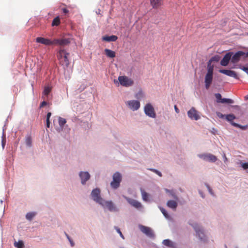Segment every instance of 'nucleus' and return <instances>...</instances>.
Masks as SVG:
<instances>
[{"mask_svg":"<svg viewBox=\"0 0 248 248\" xmlns=\"http://www.w3.org/2000/svg\"><path fill=\"white\" fill-rule=\"evenodd\" d=\"M69 55V53L66 52V50L63 49H61L57 54V58L60 64L64 68H67L69 65L70 61L68 58Z\"/></svg>","mask_w":248,"mask_h":248,"instance_id":"nucleus-1","label":"nucleus"},{"mask_svg":"<svg viewBox=\"0 0 248 248\" xmlns=\"http://www.w3.org/2000/svg\"><path fill=\"white\" fill-rule=\"evenodd\" d=\"M122 175L119 172H116L113 175V180L110 183L111 187L115 189L120 186L122 181Z\"/></svg>","mask_w":248,"mask_h":248,"instance_id":"nucleus-2","label":"nucleus"},{"mask_svg":"<svg viewBox=\"0 0 248 248\" xmlns=\"http://www.w3.org/2000/svg\"><path fill=\"white\" fill-rule=\"evenodd\" d=\"M213 75V67L210 66L205 77V85L206 89H208L212 83Z\"/></svg>","mask_w":248,"mask_h":248,"instance_id":"nucleus-3","label":"nucleus"},{"mask_svg":"<svg viewBox=\"0 0 248 248\" xmlns=\"http://www.w3.org/2000/svg\"><path fill=\"white\" fill-rule=\"evenodd\" d=\"M91 196L95 202L100 204L103 203L104 200L100 197V190L99 188H96L93 189L91 193Z\"/></svg>","mask_w":248,"mask_h":248,"instance_id":"nucleus-4","label":"nucleus"},{"mask_svg":"<svg viewBox=\"0 0 248 248\" xmlns=\"http://www.w3.org/2000/svg\"><path fill=\"white\" fill-rule=\"evenodd\" d=\"M118 79L120 83L123 86L129 87L134 84L133 80L126 76H119Z\"/></svg>","mask_w":248,"mask_h":248,"instance_id":"nucleus-5","label":"nucleus"},{"mask_svg":"<svg viewBox=\"0 0 248 248\" xmlns=\"http://www.w3.org/2000/svg\"><path fill=\"white\" fill-rule=\"evenodd\" d=\"M144 111L147 116L153 118H155L156 114L154 108L151 104H147L144 106Z\"/></svg>","mask_w":248,"mask_h":248,"instance_id":"nucleus-6","label":"nucleus"},{"mask_svg":"<svg viewBox=\"0 0 248 248\" xmlns=\"http://www.w3.org/2000/svg\"><path fill=\"white\" fill-rule=\"evenodd\" d=\"M244 58L248 57V52H244L242 51H239L234 54L232 57H231V62L233 63L237 62L240 60L241 57Z\"/></svg>","mask_w":248,"mask_h":248,"instance_id":"nucleus-7","label":"nucleus"},{"mask_svg":"<svg viewBox=\"0 0 248 248\" xmlns=\"http://www.w3.org/2000/svg\"><path fill=\"white\" fill-rule=\"evenodd\" d=\"M125 104L133 111L138 110L140 106V102L138 100L127 101L125 102Z\"/></svg>","mask_w":248,"mask_h":248,"instance_id":"nucleus-8","label":"nucleus"},{"mask_svg":"<svg viewBox=\"0 0 248 248\" xmlns=\"http://www.w3.org/2000/svg\"><path fill=\"white\" fill-rule=\"evenodd\" d=\"M139 228L140 231L146 234L147 236L151 238L154 237V234L153 230L150 227L145 226L142 225H140Z\"/></svg>","mask_w":248,"mask_h":248,"instance_id":"nucleus-9","label":"nucleus"},{"mask_svg":"<svg viewBox=\"0 0 248 248\" xmlns=\"http://www.w3.org/2000/svg\"><path fill=\"white\" fill-rule=\"evenodd\" d=\"M191 225L194 228L197 235L198 236L199 238L203 241H205V236L204 235V233L202 231V230L197 225V224H194Z\"/></svg>","mask_w":248,"mask_h":248,"instance_id":"nucleus-10","label":"nucleus"},{"mask_svg":"<svg viewBox=\"0 0 248 248\" xmlns=\"http://www.w3.org/2000/svg\"><path fill=\"white\" fill-rule=\"evenodd\" d=\"M103 203L100 204L103 207H107L110 211H117L118 210L111 201H105L103 200Z\"/></svg>","mask_w":248,"mask_h":248,"instance_id":"nucleus-11","label":"nucleus"},{"mask_svg":"<svg viewBox=\"0 0 248 248\" xmlns=\"http://www.w3.org/2000/svg\"><path fill=\"white\" fill-rule=\"evenodd\" d=\"M36 42L47 46L54 45V40L51 41L50 39L41 37L36 38Z\"/></svg>","mask_w":248,"mask_h":248,"instance_id":"nucleus-12","label":"nucleus"},{"mask_svg":"<svg viewBox=\"0 0 248 248\" xmlns=\"http://www.w3.org/2000/svg\"><path fill=\"white\" fill-rule=\"evenodd\" d=\"M188 116L192 120H198L200 119V116L197 111L194 108H192L187 112Z\"/></svg>","mask_w":248,"mask_h":248,"instance_id":"nucleus-13","label":"nucleus"},{"mask_svg":"<svg viewBox=\"0 0 248 248\" xmlns=\"http://www.w3.org/2000/svg\"><path fill=\"white\" fill-rule=\"evenodd\" d=\"M232 55V52H228L226 53L222 60L220 61V64L224 66H227L228 64L230 61L231 60Z\"/></svg>","mask_w":248,"mask_h":248,"instance_id":"nucleus-14","label":"nucleus"},{"mask_svg":"<svg viewBox=\"0 0 248 248\" xmlns=\"http://www.w3.org/2000/svg\"><path fill=\"white\" fill-rule=\"evenodd\" d=\"M71 38L54 39V45H59L62 46H66L71 42Z\"/></svg>","mask_w":248,"mask_h":248,"instance_id":"nucleus-15","label":"nucleus"},{"mask_svg":"<svg viewBox=\"0 0 248 248\" xmlns=\"http://www.w3.org/2000/svg\"><path fill=\"white\" fill-rule=\"evenodd\" d=\"M79 175L81 180V183L83 185L85 184L86 181L89 180L90 178V175L87 171H81Z\"/></svg>","mask_w":248,"mask_h":248,"instance_id":"nucleus-16","label":"nucleus"},{"mask_svg":"<svg viewBox=\"0 0 248 248\" xmlns=\"http://www.w3.org/2000/svg\"><path fill=\"white\" fill-rule=\"evenodd\" d=\"M125 198L127 202L132 206L136 208H140L141 207V204L138 201L127 197H125Z\"/></svg>","mask_w":248,"mask_h":248,"instance_id":"nucleus-17","label":"nucleus"},{"mask_svg":"<svg viewBox=\"0 0 248 248\" xmlns=\"http://www.w3.org/2000/svg\"><path fill=\"white\" fill-rule=\"evenodd\" d=\"M219 72L220 73L224 74L228 76H229L231 77H233L235 78H238L236 73L234 71L222 69V70H219Z\"/></svg>","mask_w":248,"mask_h":248,"instance_id":"nucleus-18","label":"nucleus"},{"mask_svg":"<svg viewBox=\"0 0 248 248\" xmlns=\"http://www.w3.org/2000/svg\"><path fill=\"white\" fill-rule=\"evenodd\" d=\"M118 39V37L116 35L111 36H104L102 37V40L106 42H114L116 41Z\"/></svg>","mask_w":248,"mask_h":248,"instance_id":"nucleus-19","label":"nucleus"},{"mask_svg":"<svg viewBox=\"0 0 248 248\" xmlns=\"http://www.w3.org/2000/svg\"><path fill=\"white\" fill-rule=\"evenodd\" d=\"M153 8L157 9L162 5L161 0H150Z\"/></svg>","mask_w":248,"mask_h":248,"instance_id":"nucleus-20","label":"nucleus"},{"mask_svg":"<svg viewBox=\"0 0 248 248\" xmlns=\"http://www.w3.org/2000/svg\"><path fill=\"white\" fill-rule=\"evenodd\" d=\"M235 118V117L233 114H228V115H226V116H225V119L227 121L231 122L232 124L233 125H234L235 126H236V127H240V126L239 124H237L236 123H232V122Z\"/></svg>","mask_w":248,"mask_h":248,"instance_id":"nucleus-21","label":"nucleus"},{"mask_svg":"<svg viewBox=\"0 0 248 248\" xmlns=\"http://www.w3.org/2000/svg\"><path fill=\"white\" fill-rule=\"evenodd\" d=\"M104 51L105 52V54L108 58H113L116 56L115 52L114 51H112L110 49L106 48Z\"/></svg>","mask_w":248,"mask_h":248,"instance_id":"nucleus-22","label":"nucleus"},{"mask_svg":"<svg viewBox=\"0 0 248 248\" xmlns=\"http://www.w3.org/2000/svg\"><path fill=\"white\" fill-rule=\"evenodd\" d=\"M167 205L169 207L175 210L177 206V203L175 201L169 200L168 201Z\"/></svg>","mask_w":248,"mask_h":248,"instance_id":"nucleus-23","label":"nucleus"},{"mask_svg":"<svg viewBox=\"0 0 248 248\" xmlns=\"http://www.w3.org/2000/svg\"><path fill=\"white\" fill-rule=\"evenodd\" d=\"M60 24V19L59 16L54 18L52 22V26H58Z\"/></svg>","mask_w":248,"mask_h":248,"instance_id":"nucleus-24","label":"nucleus"},{"mask_svg":"<svg viewBox=\"0 0 248 248\" xmlns=\"http://www.w3.org/2000/svg\"><path fill=\"white\" fill-rule=\"evenodd\" d=\"M217 160V158L214 155L211 154H208L207 158V160L208 161L215 162Z\"/></svg>","mask_w":248,"mask_h":248,"instance_id":"nucleus-25","label":"nucleus"},{"mask_svg":"<svg viewBox=\"0 0 248 248\" xmlns=\"http://www.w3.org/2000/svg\"><path fill=\"white\" fill-rule=\"evenodd\" d=\"M59 124L60 126V127L62 129L64 125L66 123V121L64 118H62L61 117H59Z\"/></svg>","mask_w":248,"mask_h":248,"instance_id":"nucleus-26","label":"nucleus"},{"mask_svg":"<svg viewBox=\"0 0 248 248\" xmlns=\"http://www.w3.org/2000/svg\"><path fill=\"white\" fill-rule=\"evenodd\" d=\"M141 192L142 199L145 201H148L149 194L143 189H141Z\"/></svg>","mask_w":248,"mask_h":248,"instance_id":"nucleus-27","label":"nucleus"},{"mask_svg":"<svg viewBox=\"0 0 248 248\" xmlns=\"http://www.w3.org/2000/svg\"><path fill=\"white\" fill-rule=\"evenodd\" d=\"M51 91V87L50 86H46L44 88L43 94L45 95H47Z\"/></svg>","mask_w":248,"mask_h":248,"instance_id":"nucleus-28","label":"nucleus"},{"mask_svg":"<svg viewBox=\"0 0 248 248\" xmlns=\"http://www.w3.org/2000/svg\"><path fill=\"white\" fill-rule=\"evenodd\" d=\"M14 246L16 248H23L24 243L22 241H18V242H15Z\"/></svg>","mask_w":248,"mask_h":248,"instance_id":"nucleus-29","label":"nucleus"},{"mask_svg":"<svg viewBox=\"0 0 248 248\" xmlns=\"http://www.w3.org/2000/svg\"><path fill=\"white\" fill-rule=\"evenodd\" d=\"M51 116V112H48L47 113V115H46V127L47 128H49V126H50V121H49V119L50 118Z\"/></svg>","mask_w":248,"mask_h":248,"instance_id":"nucleus-30","label":"nucleus"},{"mask_svg":"<svg viewBox=\"0 0 248 248\" xmlns=\"http://www.w3.org/2000/svg\"><path fill=\"white\" fill-rule=\"evenodd\" d=\"M35 215V214L34 213L30 212L27 214L26 217L27 219L31 220L33 218Z\"/></svg>","mask_w":248,"mask_h":248,"instance_id":"nucleus-31","label":"nucleus"},{"mask_svg":"<svg viewBox=\"0 0 248 248\" xmlns=\"http://www.w3.org/2000/svg\"><path fill=\"white\" fill-rule=\"evenodd\" d=\"M215 96L217 99V103H222V98L221 95L220 93H217L215 94Z\"/></svg>","mask_w":248,"mask_h":248,"instance_id":"nucleus-32","label":"nucleus"},{"mask_svg":"<svg viewBox=\"0 0 248 248\" xmlns=\"http://www.w3.org/2000/svg\"><path fill=\"white\" fill-rule=\"evenodd\" d=\"M160 210L166 218H170V216H169V214H168L167 212L164 208H163L162 207H160Z\"/></svg>","mask_w":248,"mask_h":248,"instance_id":"nucleus-33","label":"nucleus"},{"mask_svg":"<svg viewBox=\"0 0 248 248\" xmlns=\"http://www.w3.org/2000/svg\"><path fill=\"white\" fill-rule=\"evenodd\" d=\"M220 57L218 55H216L214 57H212L211 59L210 60L209 62H217L219 61Z\"/></svg>","mask_w":248,"mask_h":248,"instance_id":"nucleus-34","label":"nucleus"},{"mask_svg":"<svg viewBox=\"0 0 248 248\" xmlns=\"http://www.w3.org/2000/svg\"><path fill=\"white\" fill-rule=\"evenodd\" d=\"M143 97H144V93L141 91H139L135 95V97L137 99H140Z\"/></svg>","mask_w":248,"mask_h":248,"instance_id":"nucleus-35","label":"nucleus"},{"mask_svg":"<svg viewBox=\"0 0 248 248\" xmlns=\"http://www.w3.org/2000/svg\"><path fill=\"white\" fill-rule=\"evenodd\" d=\"M233 102H234L233 100L231 99L223 98L221 103L232 104V103H233Z\"/></svg>","mask_w":248,"mask_h":248,"instance_id":"nucleus-36","label":"nucleus"},{"mask_svg":"<svg viewBox=\"0 0 248 248\" xmlns=\"http://www.w3.org/2000/svg\"><path fill=\"white\" fill-rule=\"evenodd\" d=\"M26 144L29 146H31V137H28L26 138Z\"/></svg>","mask_w":248,"mask_h":248,"instance_id":"nucleus-37","label":"nucleus"},{"mask_svg":"<svg viewBox=\"0 0 248 248\" xmlns=\"http://www.w3.org/2000/svg\"><path fill=\"white\" fill-rule=\"evenodd\" d=\"M163 244L167 246H170L171 245V241L168 239L163 240Z\"/></svg>","mask_w":248,"mask_h":248,"instance_id":"nucleus-38","label":"nucleus"},{"mask_svg":"<svg viewBox=\"0 0 248 248\" xmlns=\"http://www.w3.org/2000/svg\"><path fill=\"white\" fill-rule=\"evenodd\" d=\"M208 154H202V155H199L198 156H199V157L203 159V160L206 161L207 160V156H208Z\"/></svg>","mask_w":248,"mask_h":248,"instance_id":"nucleus-39","label":"nucleus"},{"mask_svg":"<svg viewBox=\"0 0 248 248\" xmlns=\"http://www.w3.org/2000/svg\"><path fill=\"white\" fill-rule=\"evenodd\" d=\"M241 167L245 170L248 169V162L242 163Z\"/></svg>","mask_w":248,"mask_h":248,"instance_id":"nucleus-40","label":"nucleus"},{"mask_svg":"<svg viewBox=\"0 0 248 248\" xmlns=\"http://www.w3.org/2000/svg\"><path fill=\"white\" fill-rule=\"evenodd\" d=\"M117 232H118V233H119L120 235L121 236V237L123 238V239H124V236L123 235V234H122V232H121L119 228H118V227H115Z\"/></svg>","mask_w":248,"mask_h":248,"instance_id":"nucleus-41","label":"nucleus"},{"mask_svg":"<svg viewBox=\"0 0 248 248\" xmlns=\"http://www.w3.org/2000/svg\"><path fill=\"white\" fill-rule=\"evenodd\" d=\"M217 116L218 117H219L220 118H225V116H226V115H223V114H222V113H221L220 112H217Z\"/></svg>","mask_w":248,"mask_h":248,"instance_id":"nucleus-42","label":"nucleus"},{"mask_svg":"<svg viewBox=\"0 0 248 248\" xmlns=\"http://www.w3.org/2000/svg\"><path fill=\"white\" fill-rule=\"evenodd\" d=\"M66 236L67 238H68V239L69 240L71 246H72V247L74 246V242L71 240V239L70 238V237L68 236V235L66 234Z\"/></svg>","mask_w":248,"mask_h":248,"instance_id":"nucleus-43","label":"nucleus"},{"mask_svg":"<svg viewBox=\"0 0 248 248\" xmlns=\"http://www.w3.org/2000/svg\"><path fill=\"white\" fill-rule=\"evenodd\" d=\"M241 69L248 74V67H246L245 66H243L241 68Z\"/></svg>","mask_w":248,"mask_h":248,"instance_id":"nucleus-44","label":"nucleus"},{"mask_svg":"<svg viewBox=\"0 0 248 248\" xmlns=\"http://www.w3.org/2000/svg\"><path fill=\"white\" fill-rule=\"evenodd\" d=\"M47 104V102L46 101H43L41 104H40V108L43 107L44 106H46Z\"/></svg>","mask_w":248,"mask_h":248,"instance_id":"nucleus-45","label":"nucleus"},{"mask_svg":"<svg viewBox=\"0 0 248 248\" xmlns=\"http://www.w3.org/2000/svg\"><path fill=\"white\" fill-rule=\"evenodd\" d=\"M62 12L63 13L66 14L69 12V11L66 8H62Z\"/></svg>","mask_w":248,"mask_h":248,"instance_id":"nucleus-46","label":"nucleus"},{"mask_svg":"<svg viewBox=\"0 0 248 248\" xmlns=\"http://www.w3.org/2000/svg\"><path fill=\"white\" fill-rule=\"evenodd\" d=\"M5 144V139L4 138H3V139L2 140V146L3 148H4V147Z\"/></svg>","mask_w":248,"mask_h":248,"instance_id":"nucleus-47","label":"nucleus"},{"mask_svg":"<svg viewBox=\"0 0 248 248\" xmlns=\"http://www.w3.org/2000/svg\"><path fill=\"white\" fill-rule=\"evenodd\" d=\"M207 188H208V189L209 190V192L212 195H213V192H212V189L210 187V186H207Z\"/></svg>","mask_w":248,"mask_h":248,"instance_id":"nucleus-48","label":"nucleus"},{"mask_svg":"<svg viewBox=\"0 0 248 248\" xmlns=\"http://www.w3.org/2000/svg\"><path fill=\"white\" fill-rule=\"evenodd\" d=\"M156 174H157L158 176H159L160 177H161L162 176V174L158 170H156L155 171V172Z\"/></svg>","mask_w":248,"mask_h":248,"instance_id":"nucleus-49","label":"nucleus"},{"mask_svg":"<svg viewBox=\"0 0 248 248\" xmlns=\"http://www.w3.org/2000/svg\"><path fill=\"white\" fill-rule=\"evenodd\" d=\"M174 109L177 113H178L179 112V110L178 108L177 107L176 105L174 106Z\"/></svg>","mask_w":248,"mask_h":248,"instance_id":"nucleus-50","label":"nucleus"},{"mask_svg":"<svg viewBox=\"0 0 248 248\" xmlns=\"http://www.w3.org/2000/svg\"><path fill=\"white\" fill-rule=\"evenodd\" d=\"M149 170L155 173V171L156 170L154 169H150Z\"/></svg>","mask_w":248,"mask_h":248,"instance_id":"nucleus-51","label":"nucleus"},{"mask_svg":"<svg viewBox=\"0 0 248 248\" xmlns=\"http://www.w3.org/2000/svg\"><path fill=\"white\" fill-rule=\"evenodd\" d=\"M224 159H225V161L227 160V158H226V157L225 156V155H224Z\"/></svg>","mask_w":248,"mask_h":248,"instance_id":"nucleus-52","label":"nucleus"},{"mask_svg":"<svg viewBox=\"0 0 248 248\" xmlns=\"http://www.w3.org/2000/svg\"><path fill=\"white\" fill-rule=\"evenodd\" d=\"M245 98L246 99L248 98V95L245 96Z\"/></svg>","mask_w":248,"mask_h":248,"instance_id":"nucleus-53","label":"nucleus"},{"mask_svg":"<svg viewBox=\"0 0 248 248\" xmlns=\"http://www.w3.org/2000/svg\"><path fill=\"white\" fill-rule=\"evenodd\" d=\"M234 107H235V108H238L239 107L238 106H234Z\"/></svg>","mask_w":248,"mask_h":248,"instance_id":"nucleus-54","label":"nucleus"}]
</instances>
